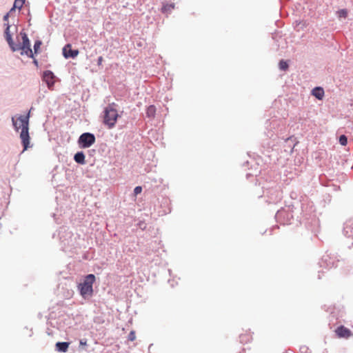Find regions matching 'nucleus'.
Listing matches in <instances>:
<instances>
[{"label": "nucleus", "mask_w": 353, "mask_h": 353, "mask_svg": "<svg viewBox=\"0 0 353 353\" xmlns=\"http://www.w3.org/2000/svg\"><path fill=\"white\" fill-rule=\"evenodd\" d=\"M12 120L15 130L19 131V129L21 130L20 139L23 147V152H24L30 147L29 114L27 115H21L17 119L12 117Z\"/></svg>", "instance_id": "1"}, {"label": "nucleus", "mask_w": 353, "mask_h": 353, "mask_svg": "<svg viewBox=\"0 0 353 353\" xmlns=\"http://www.w3.org/2000/svg\"><path fill=\"white\" fill-rule=\"evenodd\" d=\"M113 103L106 106L103 112V123L108 129H112L120 117L117 110L114 108Z\"/></svg>", "instance_id": "2"}, {"label": "nucleus", "mask_w": 353, "mask_h": 353, "mask_svg": "<svg viewBox=\"0 0 353 353\" xmlns=\"http://www.w3.org/2000/svg\"><path fill=\"white\" fill-rule=\"evenodd\" d=\"M95 281V276L92 274H88L85 277L83 283L78 286L81 295L83 298L90 296L93 293L92 285Z\"/></svg>", "instance_id": "3"}, {"label": "nucleus", "mask_w": 353, "mask_h": 353, "mask_svg": "<svg viewBox=\"0 0 353 353\" xmlns=\"http://www.w3.org/2000/svg\"><path fill=\"white\" fill-rule=\"evenodd\" d=\"M21 36L22 38V43L20 45L17 44V46L19 48V50H21V54H26L29 57H33L32 50L30 48V40L25 32H21Z\"/></svg>", "instance_id": "4"}, {"label": "nucleus", "mask_w": 353, "mask_h": 353, "mask_svg": "<svg viewBox=\"0 0 353 353\" xmlns=\"http://www.w3.org/2000/svg\"><path fill=\"white\" fill-rule=\"evenodd\" d=\"M339 261L337 259V257L334 254H326L322 257L319 262V265L321 267L330 269L333 267H336Z\"/></svg>", "instance_id": "5"}, {"label": "nucleus", "mask_w": 353, "mask_h": 353, "mask_svg": "<svg viewBox=\"0 0 353 353\" xmlns=\"http://www.w3.org/2000/svg\"><path fill=\"white\" fill-rule=\"evenodd\" d=\"M96 141L95 137L93 134L89 132L83 133L79 139L78 143L81 148H90L94 143Z\"/></svg>", "instance_id": "6"}, {"label": "nucleus", "mask_w": 353, "mask_h": 353, "mask_svg": "<svg viewBox=\"0 0 353 353\" xmlns=\"http://www.w3.org/2000/svg\"><path fill=\"white\" fill-rule=\"evenodd\" d=\"M276 219L283 224H288L290 219L293 218L292 212L281 209L277 211L275 215Z\"/></svg>", "instance_id": "7"}, {"label": "nucleus", "mask_w": 353, "mask_h": 353, "mask_svg": "<svg viewBox=\"0 0 353 353\" xmlns=\"http://www.w3.org/2000/svg\"><path fill=\"white\" fill-rule=\"evenodd\" d=\"M54 78L52 72L46 70L43 72V80L46 83L49 89H52L54 84Z\"/></svg>", "instance_id": "8"}, {"label": "nucleus", "mask_w": 353, "mask_h": 353, "mask_svg": "<svg viewBox=\"0 0 353 353\" xmlns=\"http://www.w3.org/2000/svg\"><path fill=\"white\" fill-rule=\"evenodd\" d=\"M71 48L72 46L70 44H67L63 48V54L66 59L74 58L79 54V50H72Z\"/></svg>", "instance_id": "9"}, {"label": "nucleus", "mask_w": 353, "mask_h": 353, "mask_svg": "<svg viewBox=\"0 0 353 353\" xmlns=\"http://www.w3.org/2000/svg\"><path fill=\"white\" fill-rule=\"evenodd\" d=\"M6 26H7V27L5 30V37H6V41L8 43L9 46L11 48V49L12 50V51L19 50V48L17 46V44L14 43V41L12 39V36L10 32V26L9 24H7Z\"/></svg>", "instance_id": "10"}, {"label": "nucleus", "mask_w": 353, "mask_h": 353, "mask_svg": "<svg viewBox=\"0 0 353 353\" xmlns=\"http://www.w3.org/2000/svg\"><path fill=\"white\" fill-rule=\"evenodd\" d=\"M336 333L341 338H347L352 334L351 331L343 325L338 327L336 330Z\"/></svg>", "instance_id": "11"}, {"label": "nucleus", "mask_w": 353, "mask_h": 353, "mask_svg": "<svg viewBox=\"0 0 353 353\" xmlns=\"http://www.w3.org/2000/svg\"><path fill=\"white\" fill-rule=\"evenodd\" d=\"M70 343L57 342L55 344L56 350L59 352H66L68 350Z\"/></svg>", "instance_id": "12"}, {"label": "nucleus", "mask_w": 353, "mask_h": 353, "mask_svg": "<svg viewBox=\"0 0 353 353\" xmlns=\"http://www.w3.org/2000/svg\"><path fill=\"white\" fill-rule=\"evenodd\" d=\"M312 94L318 99L321 100L324 96V90L321 87H316L312 91Z\"/></svg>", "instance_id": "13"}, {"label": "nucleus", "mask_w": 353, "mask_h": 353, "mask_svg": "<svg viewBox=\"0 0 353 353\" xmlns=\"http://www.w3.org/2000/svg\"><path fill=\"white\" fill-rule=\"evenodd\" d=\"M174 3H167L163 6L161 8V12L163 13H170L174 9Z\"/></svg>", "instance_id": "14"}, {"label": "nucleus", "mask_w": 353, "mask_h": 353, "mask_svg": "<svg viewBox=\"0 0 353 353\" xmlns=\"http://www.w3.org/2000/svg\"><path fill=\"white\" fill-rule=\"evenodd\" d=\"M74 159V161L78 163H85V155L82 152H79L75 154Z\"/></svg>", "instance_id": "15"}, {"label": "nucleus", "mask_w": 353, "mask_h": 353, "mask_svg": "<svg viewBox=\"0 0 353 353\" xmlns=\"http://www.w3.org/2000/svg\"><path fill=\"white\" fill-rule=\"evenodd\" d=\"M156 114V108L154 105H150L146 110V115L148 118L153 119Z\"/></svg>", "instance_id": "16"}, {"label": "nucleus", "mask_w": 353, "mask_h": 353, "mask_svg": "<svg viewBox=\"0 0 353 353\" xmlns=\"http://www.w3.org/2000/svg\"><path fill=\"white\" fill-rule=\"evenodd\" d=\"M343 234L347 237L350 238L353 236V231L350 225H346L343 228Z\"/></svg>", "instance_id": "17"}, {"label": "nucleus", "mask_w": 353, "mask_h": 353, "mask_svg": "<svg viewBox=\"0 0 353 353\" xmlns=\"http://www.w3.org/2000/svg\"><path fill=\"white\" fill-rule=\"evenodd\" d=\"M26 0H15L14 3V6L10 11L14 10L15 8L21 10L25 3Z\"/></svg>", "instance_id": "18"}, {"label": "nucleus", "mask_w": 353, "mask_h": 353, "mask_svg": "<svg viewBox=\"0 0 353 353\" xmlns=\"http://www.w3.org/2000/svg\"><path fill=\"white\" fill-rule=\"evenodd\" d=\"M279 68L282 71H286L289 68L288 61L281 59L279 63Z\"/></svg>", "instance_id": "19"}, {"label": "nucleus", "mask_w": 353, "mask_h": 353, "mask_svg": "<svg viewBox=\"0 0 353 353\" xmlns=\"http://www.w3.org/2000/svg\"><path fill=\"white\" fill-rule=\"evenodd\" d=\"M339 18L345 19L347 17V11L346 9H341L337 12Z\"/></svg>", "instance_id": "20"}, {"label": "nucleus", "mask_w": 353, "mask_h": 353, "mask_svg": "<svg viewBox=\"0 0 353 353\" xmlns=\"http://www.w3.org/2000/svg\"><path fill=\"white\" fill-rule=\"evenodd\" d=\"M339 143L341 145L345 146L347 143V137L345 134H342L339 137Z\"/></svg>", "instance_id": "21"}, {"label": "nucleus", "mask_w": 353, "mask_h": 353, "mask_svg": "<svg viewBox=\"0 0 353 353\" xmlns=\"http://www.w3.org/2000/svg\"><path fill=\"white\" fill-rule=\"evenodd\" d=\"M41 44L42 43L39 40L35 41L34 45V50L35 54H37L39 52Z\"/></svg>", "instance_id": "22"}, {"label": "nucleus", "mask_w": 353, "mask_h": 353, "mask_svg": "<svg viewBox=\"0 0 353 353\" xmlns=\"http://www.w3.org/2000/svg\"><path fill=\"white\" fill-rule=\"evenodd\" d=\"M128 341H134L136 339V333L135 331L132 330L128 337Z\"/></svg>", "instance_id": "23"}, {"label": "nucleus", "mask_w": 353, "mask_h": 353, "mask_svg": "<svg viewBox=\"0 0 353 353\" xmlns=\"http://www.w3.org/2000/svg\"><path fill=\"white\" fill-rule=\"evenodd\" d=\"M240 341L241 343H246L250 340V336L240 335Z\"/></svg>", "instance_id": "24"}, {"label": "nucleus", "mask_w": 353, "mask_h": 353, "mask_svg": "<svg viewBox=\"0 0 353 353\" xmlns=\"http://www.w3.org/2000/svg\"><path fill=\"white\" fill-rule=\"evenodd\" d=\"M141 191H142V188L141 186H137L134 190V192L136 195L140 194L141 192Z\"/></svg>", "instance_id": "25"}, {"label": "nucleus", "mask_w": 353, "mask_h": 353, "mask_svg": "<svg viewBox=\"0 0 353 353\" xmlns=\"http://www.w3.org/2000/svg\"><path fill=\"white\" fill-rule=\"evenodd\" d=\"M103 61V59L102 57H99L97 60V64L98 65H101L102 64V62Z\"/></svg>", "instance_id": "26"}, {"label": "nucleus", "mask_w": 353, "mask_h": 353, "mask_svg": "<svg viewBox=\"0 0 353 353\" xmlns=\"http://www.w3.org/2000/svg\"><path fill=\"white\" fill-rule=\"evenodd\" d=\"M8 18H9V14L7 13L6 15H4L3 17V21H7L8 20Z\"/></svg>", "instance_id": "27"}, {"label": "nucleus", "mask_w": 353, "mask_h": 353, "mask_svg": "<svg viewBox=\"0 0 353 353\" xmlns=\"http://www.w3.org/2000/svg\"><path fill=\"white\" fill-rule=\"evenodd\" d=\"M80 344H81V345H86V342H85H85H83L82 341H80Z\"/></svg>", "instance_id": "28"}, {"label": "nucleus", "mask_w": 353, "mask_h": 353, "mask_svg": "<svg viewBox=\"0 0 353 353\" xmlns=\"http://www.w3.org/2000/svg\"><path fill=\"white\" fill-rule=\"evenodd\" d=\"M292 138H288L286 139V141L288 142L290 140H291Z\"/></svg>", "instance_id": "29"}, {"label": "nucleus", "mask_w": 353, "mask_h": 353, "mask_svg": "<svg viewBox=\"0 0 353 353\" xmlns=\"http://www.w3.org/2000/svg\"><path fill=\"white\" fill-rule=\"evenodd\" d=\"M318 279H321V275H320V274H319V275H318Z\"/></svg>", "instance_id": "30"}, {"label": "nucleus", "mask_w": 353, "mask_h": 353, "mask_svg": "<svg viewBox=\"0 0 353 353\" xmlns=\"http://www.w3.org/2000/svg\"><path fill=\"white\" fill-rule=\"evenodd\" d=\"M294 145H295V144H294ZM293 147H294V146H293ZM293 148H292L291 149V152H292V151H293Z\"/></svg>", "instance_id": "31"}, {"label": "nucleus", "mask_w": 353, "mask_h": 353, "mask_svg": "<svg viewBox=\"0 0 353 353\" xmlns=\"http://www.w3.org/2000/svg\"><path fill=\"white\" fill-rule=\"evenodd\" d=\"M250 175V174H247V178H248V176H249Z\"/></svg>", "instance_id": "32"}, {"label": "nucleus", "mask_w": 353, "mask_h": 353, "mask_svg": "<svg viewBox=\"0 0 353 353\" xmlns=\"http://www.w3.org/2000/svg\"><path fill=\"white\" fill-rule=\"evenodd\" d=\"M239 353H244V352H239Z\"/></svg>", "instance_id": "33"}]
</instances>
